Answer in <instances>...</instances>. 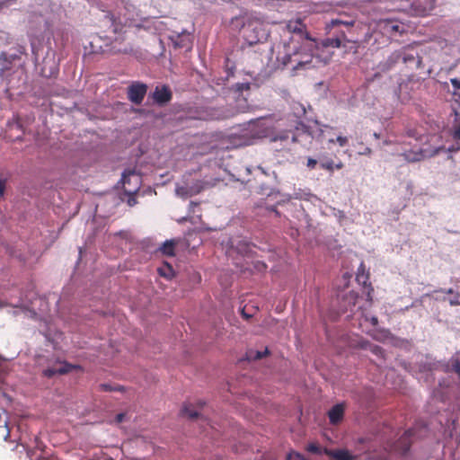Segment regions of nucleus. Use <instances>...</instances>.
Wrapping results in <instances>:
<instances>
[{
	"label": "nucleus",
	"mask_w": 460,
	"mask_h": 460,
	"mask_svg": "<svg viewBox=\"0 0 460 460\" xmlns=\"http://www.w3.org/2000/svg\"><path fill=\"white\" fill-rule=\"evenodd\" d=\"M40 332H41V333H43V334H46V333H45V331H44V330H41V329H40Z\"/></svg>",
	"instance_id": "nucleus-63"
},
{
	"label": "nucleus",
	"mask_w": 460,
	"mask_h": 460,
	"mask_svg": "<svg viewBox=\"0 0 460 460\" xmlns=\"http://www.w3.org/2000/svg\"><path fill=\"white\" fill-rule=\"evenodd\" d=\"M404 136L407 137L414 138L415 140H418V133L414 128H407L405 130Z\"/></svg>",
	"instance_id": "nucleus-40"
},
{
	"label": "nucleus",
	"mask_w": 460,
	"mask_h": 460,
	"mask_svg": "<svg viewBox=\"0 0 460 460\" xmlns=\"http://www.w3.org/2000/svg\"><path fill=\"white\" fill-rule=\"evenodd\" d=\"M340 25H342L348 29L352 28L355 25V20L352 17L341 15L340 17L332 19L327 24V27L333 28Z\"/></svg>",
	"instance_id": "nucleus-20"
},
{
	"label": "nucleus",
	"mask_w": 460,
	"mask_h": 460,
	"mask_svg": "<svg viewBox=\"0 0 460 460\" xmlns=\"http://www.w3.org/2000/svg\"><path fill=\"white\" fill-rule=\"evenodd\" d=\"M49 6L50 4L49 3V1H45L44 4H41L40 10H39L40 20L38 22L40 25V29L41 28V22H43V27L48 28L50 26V22H52V19L50 16H48L47 14V10L49 8Z\"/></svg>",
	"instance_id": "nucleus-22"
},
{
	"label": "nucleus",
	"mask_w": 460,
	"mask_h": 460,
	"mask_svg": "<svg viewBox=\"0 0 460 460\" xmlns=\"http://www.w3.org/2000/svg\"><path fill=\"white\" fill-rule=\"evenodd\" d=\"M392 144H394V141H392L390 139H385V140L383 141V145L384 146H390Z\"/></svg>",
	"instance_id": "nucleus-50"
},
{
	"label": "nucleus",
	"mask_w": 460,
	"mask_h": 460,
	"mask_svg": "<svg viewBox=\"0 0 460 460\" xmlns=\"http://www.w3.org/2000/svg\"><path fill=\"white\" fill-rule=\"evenodd\" d=\"M235 87H236V90L238 92H243V91H247L251 88V84L250 83H238L235 84Z\"/></svg>",
	"instance_id": "nucleus-38"
},
{
	"label": "nucleus",
	"mask_w": 460,
	"mask_h": 460,
	"mask_svg": "<svg viewBox=\"0 0 460 460\" xmlns=\"http://www.w3.org/2000/svg\"><path fill=\"white\" fill-rule=\"evenodd\" d=\"M0 394L6 400V401H10V398L4 393V392H0Z\"/></svg>",
	"instance_id": "nucleus-53"
},
{
	"label": "nucleus",
	"mask_w": 460,
	"mask_h": 460,
	"mask_svg": "<svg viewBox=\"0 0 460 460\" xmlns=\"http://www.w3.org/2000/svg\"><path fill=\"white\" fill-rule=\"evenodd\" d=\"M403 147L402 148V152L398 154V155L403 157V160L408 163H416L422 161L426 157L425 151L420 147H412L410 149L406 148V144L403 143Z\"/></svg>",
	"instance_id": "nucleus-9"
},
{
	"label": "nucleus",
	"mask_w": 460,
	"mask_h": 460,
	"mask_svg": "<svg viewBox=\"0 0 460 460\" xmlns=\"http://www.w3.org/2000/svg\"><path fill=\"white\" fill-rule=\"evenodd\" d=\"M284 39L282 40L283 55L278 56L277 59L283 65L288 66L291 61L292 55L297 54L298 45H301V40L310 41L309 37L305 31V25L299 20L289 22L284 30Z\"/></svg>",
	"instance_id": "nucleus-3"
},
{
	"label": "nucleus",
	"mask_w": 460,
	"mask_h": 460,
	"mask_svg": "<svg viewBox=\"0 0 460 460\" xmlns=\"http://www.w3.org/2000/svg\"><path fill=\"white\" fill-rule=\"evenodd\" d=\"M0 429H4L5 433L3 434V437L4 440H7V438L9 437L10 434V429L8 427L6 411L4 410H2V413H0Z\"/></svg>",
	"instance_id": "nucleus-27"
},
{
	"label": "nucleus",
	"mask_w": 460,
	"mask_h": 460,
	"mask_svg": "<svg viewBox=\"0 0 460 460\" xmlns=\"http://www.w3.org/2000/svg\"><path fill=\"white\" fill-rule=\"evenodd\" d=\"M9 62L4 57H0V75H4V72L9 68Z\"/></svg>",
	"instance_id": "nucleus-37"
},
{
	"label": "nucleus",
	"mask_w": 460,
	"mask_h": 460,
	"mask_svg": "<svg viewBox=\"0 0 460 460\" xmlns=\"http://www.w3.org/2000/svg\"><path fill=\"white\" fill-rule=\"evenodd\" d=\"M249 40V43H250V44H252V43H254V42L258 41V40H259V39H256V40Z\"/></svg>",
	"instance_id": "nucleus-55"
},
{
	"label": "nucleus",
	"mask_w": 460,
	"mask_h": 460,
	"mask_svg": "<svg viewBox=\"0 0 460 460\" xmlns=\"http://www.w3.org/2000/svg\"><path fill=\"white\" fill-rule=\"evenodd\" d=\"M314 42H302L301 45H298L297 54L292 55L291 61L288 65H293L292 70L295 73L318 66L323 61L314 54Z\"/></svg>",
	"instance_id": "nucleus-4"
},
{
	"label": "nucleus",
	"mask_w": 460,
	"mask_h": 460,
	"mask_svg": "<svg viewBox=\"0 0 460 460\" xmlns=\"http://www.w3.org/2000/svg\"><path fill=\"white\" fill-rule=\"evenodd\" d=\"M401 57L402 53L400 51L393 52L385 60L379 63L378 70L381 72L391 70L401 60Z\"/></svg>",
	"instance_id": "nucleus-16"
},
{
	"label": "nucleus",
	"mask_w": 460,
	"mask_h": 460,
	"mask_svg": "<svg viewBox=\"0 0 460 460\" xmlns=\"http://www.w3.org/2000/svg\"><path fill=\"white\" fill-rule=\"evenodd\" d=\"M181 412L191 420L199 416V412L191 404H184Z\"/></svg>",
	"instance_id": "nucleus-29"
},
{
	"label": "nucleus",
	"mask_w": 460,
	"mask_h": 460,
	"mask_svg": "<svg viewBox=\"0 0 460 460\" xmlns=\"http://www.w3.org/2000/svg\"><path fill=\"white\" fill-rule=\"evenodd\" d=\"M346 42L352 44L350 49H353L354 53H356L358 51V40H356V39L347 40L343 31H341V37L327 39L325 40V46L332 47V48L346 47Z\"/></svg>",
	"instance_id": "nucleus-10"
},
{
	"label": "nucleus",
	"mask_w": 460,
	"mask_h": 460,
	"mask_svg": "<svg viewBox=\"0 0 460 460\" xmlns=\"http://www.w3.org/2000/svg\"><path fill=\"white\" fill-rule=\"evenodd\" d=\"M121 182L126 194L133 195L141 186V175L135 171L127 170L122 173Z\"/></svg>",
	"instance_id": "nucleus-6"
},
{
	"label": "nucleus",
	"mask_w": 460,
	"mask_h": 460,
	"mask_svg": "<svg viewBox=\"0 0 460 460\" xmlns=\"http://www.w3.org/2000/svg\"><path fill=\"white\" fill-rule=\"evenodd\" d=\"M4 181L0 180V198L4 195Z\"/></svg>",
	"instance_id": "nucleus-46"
},
{
	"label": "nucleus",
	"mask_w": 460,
	"mask_h": 460,
	"mask_svg": "<svg viewBox=\"0 0 460 460\" xmlns=\"http://www.w3.org/2000/svg\"><path fill=\"white\" fill-rule=\"evenodd\" d=\"M236 250L239 253L244 254L248 252L249 246L247 243H241L237 245Z\"/></svg>",
	"instance_id": "nucleus-39"
},
{
	"label": "nucleus",
	"mask_w": 460,
	"mask_h": 460,
	"mask_svg": "<svg viewBox=\"0 0 460 460\" xmlns=\"http://www.w3.org/2000/svg\"><path fill=\"white\" fill-rule=\"evenodd\" d=\"M174 246L175 242L173 240H167L163 243L160 250L164 254L172 256L174 254Z\"/></svg>",
	"instance_id": "nucleus-28"
},
{
	"label": "nucleus",
	"mask_w": 460,
	"mask_h": 460,
	"mask_svg": "<svg viewBox=\"0 0 460 460\" xmlns=\"http://www.w3.org/2000/svg\"><path fill=\"white\" fill-rule=\"evenodd\" d=\"M7 305L13 308L10 313L14 316L22 314L24 317L40 320L45 324H49L51 321L49 314V301L44 297L34 298L30 302V305L21 298L17 301L11 299L10 302L0 299V308Z\"/></svg>",
	"instance_id": "nucleus-2"
},
{
	"label": "nucleus",
	"mask_w": 460,
	"mask_h": 460,
	"mask_svg": "<svg viewBox=\"0 0 460 460\" xmlns=\"http://www.w3.org/2000/svg\"><path fill=\"white\" fill-rule=\"evenodd\" d=\"M358 303L359 302L357 293H355L354 291H349L342 298V301L340 305L341 310L342 311V313L349 312V314L347 315V318L357 316L358 321L364 319L366 322L369 321L373 326H376L378 323L377 317H368L363 306L359 305H358Z\"/></svg>",
	"instance_id": "nucleus-5"
},
{
	"label": "nucleus",
	"mask_w": 460,
	"mask_h": 460,
	"mask_svg": "<svg viewBox=\"0 0 460 460\" xmlns=\"http://www.w3.org/2000/svg\"><path fill=\"white\" fill-rule=\"evenodd\" d=\"M168 39L176 48H188L190 45V35L185 30L181 32L172 31L168 35Z\"/></svg>",
	"instance_id": "nucleus-11"
},
{
	"label": "nucleus",
	"mask_w": 460,
	"mask_h": 460,
	"mask_svg": "<svg viewBox=\"0 0 460 460\" xmlns=\"http://www.w3.org/2000/svg\"><path fill=\"white\" fill-rule=\"evenodd\" d=\"M343 167V164L341 162L338 164H334V169H341Z\"/></svg>",
	"instance_id": "nucleus-52"
},
{
	"label": "nucleus",
	"mask_w": 460,
	"mask_h": 460,
	"mask_svg": "<svg viewBox=\"0 0 460 460\" xmlns=\"http://www.w3.org/2000/svg\"><path fill=\"white\" fill-rule=\"evenodd\" d=\"M243 316H244V317H246V318H248V317H249V315H247V314H244V313H243Z\"/></svg>",
	"instance_id": "nucleus-64"
},
{
	"label": "nucleus",
	"mask_w": 460,
	"mask_h": 460,
	"mask_svg": "<svg viewBox=\"0 0 460 460\" xmlns=\"http://www.w3.org/2000/svg\"><path fill=\"white\" fill-rule=\"evenodd\" d=\"M152 97L159 105H164L169 102L172 99V92L166 85L156 86L152 93Z\"/></svg>",
	"instance_id": "nucleus-13"
},
{
	"label": "nucleus",
	"mask_w": 460,
	"mask_h": 460,
	"mask_svg": "<svg viewBox=\"0 0 460 460\" xmlns=\"http://www.w3.org/2000/svg\"><path fill=\"white\" fill-rule=\"evenodd\" d=\"M137 203V200L134 197H129L128 199V204L132 207Z\"/></svg>",
	"instance_id": "nucleus-47"
},
{
	"label": "nucleus",
	"mask_w": 460,
	"mask_h": 460,
	"mask_svg": "<svg viewBox=\"0 0 460 460\" xmlns=\"http://www.w3.org/2000/svg\"><path fill=\"white\" fill-rule=\"evenodd\" d=\"M438 292L453 296L448 298L443 297L440 300L448 301L449 305L452 306L460 305V285L457 284L456 286V288L440 289V290L435 291L434 293H438Z\"/></svg>",
	"instance_id": "nucleus-18"
},
{
	"label": "nucleus",
	"mask_w": 460,
	"mask_h": 460,
	"mask_svg": "<svg viewBox=\"0 0 460 460\" xmlns=\"http://www.w3.org/2000/svg\"><path fill=\"white\" fill-rule=\"evenodd\" d=\"M268 353H269V349L267 348H265L261 351V350L249 349L246 352V358L249 361H251V360H257V359H260V358H263Z\"/></svg>",
	"instance_id": "nucleus-25"
},
{
	"label": "nucleus",
	"mask_w": 460,
	"mask_h": 460,
	"mask_svg": "<svg viewBox=\"0 0 460 460\" xmlns=\"http://www.w3.org/2000/svg\"><path fill=\"white\" fill-rule=\"evenodd\" d=\"M234 246V242L231 241V247L233 248Z\"/></svg>",
	"instance_id": "nucleus-58"
},
{
	"label": "nucleus",
	"mask_w": 460,
	"mask_h": 460,
	"mask_svg": "<svg viewBox=\"0 0 460 460\" xmlns=\"http://www.w3.org/2000/svg\"><path fill=\"white\" fill-rule=\"evenodd\" d=\"M336 142L340 146H345L348 144V138L346 137L339 136L336 138Z\"/></svg>",
	"instance_id": "nucleus-41"
},
{
	"label": "nucleus",
	"mask_w": 460,
	"mask_h": 460,
	"mask_svg": "<svg viewBox=\"0 0 460 460\" xmlns=\"http://www.w3.org/2000/svg\"><path fill=\"white\" fill-rule=\"evenodd\" d=\"M37 363H38V365H41L40 358H39V359H38Z\"/></svg>",
	"instance_id": "nucleus-59"
},
{
	"label": "nucleus",
	"mask_w": 460,
	"mask_h": 460,
	"mask_svg": "<svg viewBox=\"0 0 460 460\" xmlns=\"http://www.w3.org/2000/svg\"><path fill=\"white\" fill-rule=\"evenodd\" d=\"M373 338L379 341H385L391 336V333L387 330H379L376 331L374 334H372Z\"/></svg>",
	"instance_id": "nucleus-31"
},
{
	"label": "nucleus",
	"mask_w": 460,
	"mask_h": 460,
	"mask_svg": "<svg viewBox=\"0 0 460 460\" xmlns=\"http://www.w3.org/2000/svg\"><path fill=\"white\" fill-rule=\"evenodd\" d=\"M108 19V22L111 23V27L114 33L121 32L123 27L127 24L128 18H116L113 14L108 13L105 16Z\"/></svg>",
	"instance_id": "nucleus-19"
},
{
	"label": "nucleus",
	"mask_w": 460,
	"mask_h": 460,
	"mask_svg": "<svg viewBox=\"0 0 460 460\" xmlns=\"http://www.w3.org/2000/svg\"><path fill=\"white\" fill-rule=\"evenodd\" d=\"M198 207V204L194 203V202H190V212H192V213H195V208Z\"/></svg>",
	"instance_id": "nucleus-48"
},
{
	"label": "nucleus",
	"mask_w": 460,
	"mask_h": 460,
	"mask_svg": "<svg viewBox=\"0 0 460 460\" xmlns=\"http://www.w3.org/2000/svg\"><path fill=\"white\" fill-rule=\"evenodd\" d=\"M415 429H410L404 432L394 446V450L405 455L411 447V438L415 437Z\"/></svg>",
	"instance_id": "nucleus-12"
},
{
	"label": "nucleus",
	"mask_w": 460,
	"mask_h": 460,
	"mask_svg": "<svg viewBox=\"0 0 460 460\" xmlns=\"http://www.w3.org/2000/svg\"><path fill=\"white\" fill-rule=\"evenodd\" d=\"M185 219H186L185 217H182V218L180 220V222L185 221Z\"/></svg>",
	"instance_id": "nucleus-62"
},
{
	"label": "nucleus",
	"mask_w": 460,
	"mask_h": 460,
	"mask_svg": "<svg viewBox=\"0 0 460 460\" xmlns=\"http://www.w3.org/2000/svg\"><path fill=\"white\" fill-rule=\"evenodd\" d=\"M320 166L331 172L334 171V163L332 159L320 160Z\"/></svg>",
	"instance_id": "nucleus-34"
},
{
	"label": "nucleus",
	"mask_w": 460,
	"mask_h": 460,
	"mask_svg": "<svg viewBox=\"0 0 460 460\" xmlns=\"http://www.w3.org/2000/svg\"><path fill=\"white\" fill-rule=\"evenodd\" d=\"M454 143L448 147L449 152L460 150V118L456 116L451 129Z\"/></svg>",
	"instance_id": "nucleus-17"
},
{
	"label": "nucleus",
	"mask_w": 460,
	"mask_h": 460,
	"mask_svg": "<svg viewBox=\"0 0 460 460\" xmlns=\"http://www.w3.org/2000/svg\"><path fill=\"white\" fill-rule=\"evenodd\" d=\"M329 142H330V143H333V142H334V139L331 138V139H329Z\"/></svg>",
	"instance_id": "nucleus-60"
},
{
	"label": "nucleus",
	"mask_w": 460,
	"mask_h": 460,
	"mask_svg": "<svg viewBox=\"0 0 460 460\" xmlns=\"http://www.w3.org/2000/svg\"><path fill=\"white\" fill-rule=\"evenodd\" d=\"M176 195L179 197L186 198L190 195H192V192L188 190L187 187L184 186H177L175 189Z\"/></svg>",
	"instance_id": "nucleus-35"
},
{
	"label": "nucleus",
	"mask_w": 460,
	"mask_h": 460,
	"mask_svg": "<svg viewBox=\"0 0 460 460\" xmlns=\"http://www.w3.org/2000/svg\"><path fill=\"white\" fill-rule=\"evenodd\" d=\"M372 150L370 147L366 146L362 151L358 153L360 155H371Z\"/></svg>",
	"instance_id": "nucleus-44"
},
{
	"label": "nucleus",
	"mask_w": 460,
	"mask_h": 460,
	"mask_svg": "<svg viewBox=\"0 0 460 460\" xmlns=\"http://www.w3.org/2000/svg\"><path fill=\"white\" fill-rule=\"evenodd\" d=\"M359 346L362 349H369L372 353H374L376 356H382L383 355V349L381 347L377 345L371 344L367 341H361L359 342Z\"/></svg>",
	"instance_id": "nucleus-26"
},
{
	"label": "nucleus",
	"mask_w": 460,
	"mask_h": 460,
	"mask_svg": "<svg viewBox=\"0 0 460 460\" xmlns=\"http://www.w3.org/2000/svg\"><path fill=\"white\" fill-rule=\"evenodd\" d=\"M244 136H249L246 144H253L256 140L270 137L272 148L281 151L289 148L296 141V136L293 130H282L272 136L270 135V126L264 119L250 121L244 131Z\"/></svg>",
	"instance_id": "nucleus-1"
},
{
	"label": "nucleus",
	"mask_w": 460,
	"mask_h": 460,
	"mask_svg": "<svg viewBox=\"0 0 460 460\" xmlns=\"http://www.w3.org/2000/svg\"><path fill=\"white\" fill-rule=\"evenodd\" d=\"M402 53L401 59L406 65L411 62H416V67L419 68L421 65V59L418 57L417 53H410L402 50H399Z\"/></svg>",
	"instance_id": "nucleus-23"
},
{
	"label": "nucleus",
	"mask_w": 460,
	"mask_h": 460,
	"mask_svg": "<svg viewBox=\"0 0 460 460\" xmlns=\"http://www.w3.org/2000/svg\"><path fill=\"white\" fill-rule=\"evenodd\" d=\"M146 91V84L135 82L128 89V98L134 104L139 105L142 103Z\"/></svg>",
	"instance_id": "nucleus-7"
},
{
	"label": "nucleus",
	"mask_w": 460,
	"mask_h": 460,
	"mask_svg": "<svg viewBox=\"0 0 460 460\" xmlns=\"http://www.w3.org/2000/svg\"><path fill=\"white\" fill-rule=\"evenodd\" d=\"M124 417H125V414H123V413H119V414L117 415V417H116V420H117V421H118V422H121V421L123 420Z\"/></svg>",
	"instance_id": "nucleus-49"
},
{
	"label": "nucleus",
	"mask_w": 460,
	"mask_h": 460,
	"mask_svg": "<svg viewBox=\"0 0 460 460\" xmlns=\"http://www.w3.org/2000/svg\"><path fill=\"white\" fill-rule=\"evenodd\" d=\"M323 454L329 456L332 460H356L357 456L347 449L323 448Z\"/></svg>",
	"instance_id": "nucleus-15"
},
{
	"label": "nucleus",
	"mask_w": 460,
	"mask_h": 460,
	"mask_svg": "<svg viewBox=\"0 0 460 460\" xmlns=\"http://www.w3.org/2000/svg\"><path fill=\"white\" fill-rule=\"evenodd\" d=\"M131 50H132L131 48H129V49L128 48H124V49H118L119 52H124V53H127V52L131 51Z\"/></svg>",
	"instance_id": "nucleus-51"
},
{
	"label": "nucleus",
	"mask_w": 460,
	"mask_h": 460,
	"mask_svg": "<svg viewBox=\"0 0 460 460\" xmlns=\"http://www.w3.org/2000/svg\"><path fill=\"white\" fill-rule=\"evenodd\" d=\"M450 83L455 89H460V78H451Z\"/></svg>",
	"instance_id": "nucleus-43"
},
{
	"label": "nucleus",
	"mask_w": 460,
	"mask_h": 460,
	"mask_svg": "<svg viewBox=\"0 0 460 460\" xmlns=\"http://www.w3.org/2000/svg\"><path fill=\"white\" fill-rule=\"evenodd\" d=\"M356 279L359 284H362L364 286L367 285V282L368 280V276L367 274H365V272H364L363 263H360V267L358 270Z\"/></svg>",
	"instance_id": "nucleus-32"
},
{
	"label": "nucleus",
	"mask_w": 460,
	"mask_h": 460,
	"mask_svg": "<svg viewBox=\"0 0 460 460\" xmlns=\"http://www.w3.org/2000/svg\"><path fill=\"white\" fill-rule=\"evenodd\" d=\"M307 451L314 454H322L323 453V449H322L317 444L311 443L306 447Z\"/></svg>",
	"instance_id": "nucleus-36"
},
{
	"label": "nucleus",
	"mask_w": 460,
	"mask_h": 460,
	"mask_svg": "<svg viewBox=\"0 0 460 460\" xmlns=\"http://www.w3.org/2000/svg\"><path fill=\"white\" fill-rule=\"evenodd\" d=\"M240 111H226L221 108H208L202 115L199 116L201 119H225L234 116ZM241 111H244L242 110Z\"/></svg>",
	"instance_id": "nucleus-8"
},
{
	"label": "nucleus",
	"mask_w": 460,
	"mask_h": 460,
	"mask_svg": "<svg viewBox=\"0 0 460 460\" xmlns=\"http://www.w3.org/2000/svg\"><path fill=\"white\" fill-rule=\"evenodd\" d=\"M317 160L316 159H314V158H311L309 157L307 159V164H306V166L310 169H314L315 167V165L317 164Z\"/></svg>",
	"instance_id": "nucleus-42"
},
{
	"label": "nucleus",
	"mask_w": 460,
	"mask_h": 460,
	"mask_svg": "<svg viewBox=\"0 0 460 460\" xmlns=\"http://www.w3.org/2000/svg\"><path fill=\"white\" fill-rule=\"evenodd\" d=\"M373 289L371 288L370 290L367 291V300L366 302V304H367L368 306L371 305V302H372V296H371V291Z\"/></svg>",
	"instance_id": "nucleus-45"
},
{
	"label": "nucleus",
	"mask_w": 460,
	"mask_h": 460,
	"mask_svg": "<svg viewBox=\"0 0 460 460\" xmlns=\"http://www.w3.org/2000/svg\"><path fill=\"white\" fill-rule=\"evenodd\" d=\"M402 26L394 21L385 20L383 22V29L385 32H402Z\"/></svg>",
	"instance_id": "nucleus-24"
},
{
	"label": "nucleus",
	"mask_w": 460,
	"mask_h": 460,
	"mask_svg": "<svg viewBox=\"0 0 460 460\" xmlns=\"http://www.w3.org/2000/svg\"><path fill=\"white\" fill-rule=\"evenodd\" d=\"M158 272L161 276L166 278V279H171L173 277V270L172 268L168 265V264H165L164 266L163 267H160L158 269Z\"/></svg>",
	"instance_id": "nucleus-33"
},
{
	"label": "nucleus",
	"mask_w": 460,
	"mask_h": 460,
	"mask_svg": "<svg viewBox=\"0 0 460 460\" xmlns=\"http://www.w3.org/2000/svg\"><path fill=\"white\" fill-rule=\"evenodd\" d=\"M270 210L274 211V212H276L278 214V212L273 208H270Z\"/></svg>",
	"instance_id": "nucleus-61"
},
{
	"label": "nucleus",
	"mask_w": 460,
	"mask_h": 460,
	"mask_svg": "<svg viewBox=\"0 0 460 460\" xmlns=\"http://www.w3.org/2000/svg\"><path fill=\"white\" fill-rule=\"evenodd\" d=\"M294 198L298 199L310 200L312 198H314V195H313L308 190L299 189L298 190L295 191Z\"/></svg>",
	"instance_id": "nucleus-30"
},
{
	"label": "nucleus",
	"mask_w": 460,
	"mask_h": 460,
	"mask_svg": "<svg viewBox=\"0 0 460 460\" xmlns=\"http://www.w3.org/2000/svg\"><path fill=\"white\" fill-rule=\"evenodd\" d=\"M373 137L376 138V139H378L380 137V135L376 132H374L373 134Z\"/></svg>",
	"instance_id": "nucleus-54"
},
{
	"label": "nucleus",
	"mask_w": 460,
	"mask_h": 460,
	"mask_svg": "<svg viewBox=\"0 0 460 460\" xmlns=\"http://www.w3.org/2000/svg\"><path fill=\"white\" fill-rule=\"evenodd\" d=\"M75 367L66 362H58L57 366L47 367L42 374L46 377H53L56 375H64L71 371Z\"/></svg>",
	"instance_id": "nucleus-14"
},
{
	"label": "nucleus",
	"mask_w": 460,
	"mask_h": 460,
	"mask_svg": "<svg viewBox=\"0 0 460 460\" xmlns=\"http://www.w3.org/2000/svg\"><path fill=\"white\" fill-rule=\"evenodd\" d=\"M203 405H204V402H201V401H200V402H199V407H202Z\"/></svg>",
	"instance_id": "nucleus-57"
},
{
	"label": "nucleus",
	"mask_w": 460,
	"mask_h": 460,
	"mask_svg": "<svg viewBox=\"0 0 460 460\" xmlns=\"http://www.w3.org/2000/svg\"><path fill=\"white\" fill-rule=\"evenodd\" d=\"M425 296H431V297H434V296H433V294H425L422 297H425Z\"/></svg>",
	"instance_id": "nucleus-56"
},
{
	"label": "nucleus",
	"mask_w": 460,
	"mask_h": 460,
	"mask_svg": "<svg viewBox=\"0 0 460 460\" xmlns=\"http://www.w3.org/2000/svg\"><path fill=\"white\" fill-rule=\"evenodd\" d=\"M343 414H344V405L341 403H338V404L334 405L328 411L330 422L332 424H337L338 422H340L342 420Z\"/></svg>",
	"instance_id": "nucleus-21"
}]
</instances>
